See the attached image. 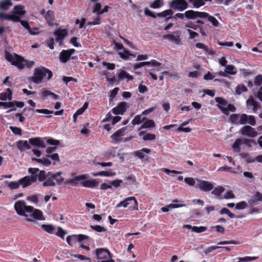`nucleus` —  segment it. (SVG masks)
<instances>
[{"instance_id": "1", "label": "nucleus", "mask_w": 262, "mask_h": 262, "mask_svg": "<svg viewBox=\"0 0 262 262\" xmlns=\"http://www.w3.org/2000/svg\"><path fill=\"white\" fill-rule=\"evenodd\" d=\"M14 208L18 215L30 217L36 220H45L42 212L34 208L31 206L27 205L26 203L23 200H19L14 204Z\"/></svg>"}, {"instance_id": "2", "label": "nucleus", "mask_w": 262, "mask_h": 262, "mask_svg": "<svg viewBox=\"0 0 262 262\" xmlns=\"http://www.w3.org/2000/svg\"><path fill=\"white\" fill-rule=\"evenodd\" d=\"M62 172L58 171L53 173L49 171L46 172L45 170H40L38 176V181L43 182L42 186H55L57 185H61L64 181V178L61 176Z\"/></svg>"}, {"instance_id": "3", "label": "nucleus", "mask_w": 262, "mask_h": 262, "mask_svg": "<svg viewBox=\"0 0 262 262\" xmlns=\"http://www.w3.org/2000/svg\"><path fill=\"white\" fill-rule=\"evenodd\" d=\"M47 75V79H50L53 76L52 71L44 67H37L34 69L33 76L30 78V80L34 83L39 84Z\"/></svg>"}, {"instance_id": "4", "label": "nucleus", "mask_w": 262, "mask_h": 262, "mask_svg": "<svg viewBox=\"0 0 262 262\" xmlns=\"http://www.w3.org/2000/svg\"><path fill=\"white\" fill-rule=\"evenodd\" d=\"M5 54L6 59L10 62L12 65L15 66L19 70L25 68L27 60H25L22 56L16 53H14L13 55L6 50Z\"/></svg>"}, {"instance_id": "5", "label": "nucleus", "mask_w": 262, "mask_h": 262, "mask_svg": "<svg viewBox=\"0 0 262 262\" xmlns=\"http://www.w3.org/2000/svg\"><path fill=\"white\" fill-rule=\"evenodd\" d=\"M98 262H115L112 254L106 248H98L95 250Z\"/></svg>"}, {"instance_id": "6", "label": "nucleus", "mask_w": 262, "mask_h": 262, "mask_svg": "<svg viewBox=\"0 0 262 262\" xmlns=\"http://www.w3.org/2000/svg\"><path fill=\"white\" fill-rule=\"evenodd\" d=\"M123 206L124 208L128 207L130 210H138V203L134 196H130L125 198L123 201H121L117 205V208Z\"/></svg>"}, {"instance_id": "7", "label": "nucleus", "mask_w": 262, "mask_h": 262, "mask_svg": "<svg viewBox=\"0 0 262 262\" xmlns=\"http://www.w3.org/2000/svg\"><path fill=\"white\" fill-rule=\"evenodd\" d=\"M169 7L174 10L183 11L188 7V4L185 0H171Z\"/></svg>"}, {"instance_id": "8", "label": "nucleus", "mask_w": 262, "mask_h": 262, "mask_svg": "<svg viewBox=\"0 0 262 262\" xmlns=\"http://www.w3.org/2000/svg\"><path fill=\"white\" fill-rule=\"evenodd\" d=\"M75 52V50L74 49L62 50L59 56L60 61L62 63H66Z\"/></svg>"}, {"instance_id": "9", "label": "nucleus", "mask_w": 262, "mask_h": 262, "mask_svg": "<svg viewBox=\"0 0 262 262\" xmlns=\"http://www.w3.org/2000/svg\"><path fill=\"white\" fill-rule=\"evenodd\" d=\"M249 124L252 126L256 124V120L255 117L252 115H248L246 114H241V118L240 119V124Z\"/></svg>"}, {"instance_id": "10", "label": "nucleus", "mask_w": 262, "mask_h": 262, "mask_svg": "<svg viewBox=\"0 0 262 262\" xmlns=\"http://www.w3.org/2000/svg\"><path fill=\"white\" fill-rule=\"evenodd\" d=\"M241 133L243 136H247L250 137L254 138L257 135V133L255 129L249 125H245L241 129Z\"/></svg>"}, {"instance_id": "11", "label": "nucleus", "mask_w": 262, "mask_h": 262, "mask_svg": "<svg viewBox=\"0 0 262 262\" xmlns=\"http://www.w3.org/2000/svg\"><path fill=\"white\" fill-rule=\"evenodd\" d=\"M196 187L205 192L211 190L213 188V185L210 182L205 180H200L197 184Z\"/></svg>"}, {"instance_id": "12", "label": "nucleus", "mask_w": 262, "mask_h": 262, "mask_svg": "<svg viewBox=\"0 0 262 262\" xmlns=\"http://www.w3.org/2000/svg\"><path fill=\"white\" fill-rule=\"evenodd\" d=\"M127 109V103L121 102L117 106L112 110V112L115 115H123Z\"/></svg>"}, {"instance_id": "13", "label": "nucleus", "mask_w": 262, "mask_h": 262, "mask_svg": "<svg viewBox=\"0 0 262 262\" xmlns=\"http://www.w3.org/2000/svg\"><path fill=\"white\" fill-rule=\"evenodd\" d=\"M54 35L56 36V41L61 45L65 37L68 35V32L66 29H57L54 32Z\"/></svg>"}, {"instance_id": "14", "label": "nucleus", "mask_w": 262, "mask_h": 262, "mask_svg": "<svg viewBox=\"0 0 262 262\" xmlns=\"http://www.w3.org/2000/svg\"><path fill=\"white\" fill-rule=\"evenodd\" d=\"M174 33L176 35L173 34H166L163 36V38L165 39H169L177 45H179L181 41L180 32L177 31L174 32Z\"/></svg>"}, {"instance_id": "15", "label": "nucleus", "mask_w": 262, "mask_h": 262, "mask_svg": "<svg viewBox=\"0 0 262 262\" xmlns=\"http://www.w3.org/2000/svg\"><path fill=\"white\" fill-rule=\"evenodd\" d=\"M125 130V127H122V128L117 130L111 136V138L115 143L119 142L121 140V138L124 135Z\"/></svg>"}, {"instance_id": "16", "label": "nucleus", "mask_w": 262, "mask_h": 262, "mask_svg": "<svg viewBox=\"0 0 262 262\" xmlns=\"http://www.w3.org/2000/svg\"><path fill=\"white\" fill-rule=\"evenodd\" d=\"M0 19L11 20L17 23L19 21V16L14 14H8L4 12H0Z\"/></svg>"}, {"instance_id": "17", "label": "nucleus", "mask_w": 262, "mask_h": 262, "mask_svg": "<svg viewBox=\"0 0 262 262\" xmlns=\"http://www.w3.org/2000/svg\"><path fill=\"white\" fill-rule=\"evenodd\" d=\"M29 142L34 146L42 148L46 147V144L39 137L30 138L29 139Z\"/></svg>"}, {"instance_id": "18", "label": "nucleus", "mask_w": 262, "mask_h": 262, "mask_svg": "<svg viewBox=\"0 0 262 262\" xmlns=\"http://www.w3.org/2000/svg\"><path fill=\"white\" fill-rule=\"evenodd\" d=\"M88 178V176L86 174H81L75 177L74 178H72L71 179L67 180L66 182V184H69L72 185L73 186H76L77 183L76 181H80L81 180H83L86 179Z\"/></svg>"}, {"instance_id": "19", "label": "nucleus", "mask_w": 262, "mask_h": 262, "mask_svg": "<svg viewBox=\"0 0 262 262\" xmlns=\"http://www.w3.org/2000/svg\"><path fill=\"white\" fill-rule=\"evenodd\" d=\"M151 152L150 149L147 148H143L141 150L135 151L133 152V155L138 157L140 159H143L145 157V154H149Z\"/></svg>"}, {"instance_id": "20", "label": "nucleus", "mask_w": 262, "mask_h": 262, "mask_svg": "<svg viewBox=\"0 0 262 262\" xmlns=\"http://www.w3.org/2000/svg\"><path fill=\"white\" fill-rule=\"evenodd\" d=\"M12 91L8 88L6 89V92L0 93V100L2 101H11L12 99Z\"/></svg>"}, {"instance_id": "21", "label": "nucleus", "mask_w": 262, "mask_h": 262, "mask_svg": "<svg viewBox=\"0 0 262 262\" xmlns=\"http://www.w3.org/2000/svg\"><path fill=\"white\" fill-rule=\"evenodd\" d=\"M24 6L22 5H16L14 6L13 10V14L18 16L20 18L26 14V12L24 10Z\"/></svg>"}, {"instance_id": "22", "label": "nucleus", "mask_w": 262, "mask_h": 262, "mask_svg": "<svg viewBox=\"0 0 262 262\" xmlns=\"http://www.w3.org/2000/svg\"><path fill=\"white\" fill-rule=\"evenodd\" d=\"M227 107H223L221 105H218V108L225 115H229V111L234 112L236 111V107L232 104H228L227 105Z\"/></svg>"}, {"instance_id": "23", "label": "nucleus", "mask_w": 262, "mask_h": 262, "mask_svg": "<svg viewBox=\"0 0 262 262\" xmlns=\"http://www.w3.org/2000/svg\"><path fill=\"white\" fill-rule=\"evenodd\" d=\"M45 18L48 25L52 26L55 19L54 12L51 10H48L45 15Z\"/></svg>"}, {"instance_id": "24", "label": "nucleus", "mask_w": 262, "mask_h": 262, "mask_svg": "<svg viewBox=\"0 0 262 262\" xmlns=\"http://www.w3.org/2000/svg\"><path fill=\"white\" fill-rule=\"evenodd\" d=\"M17 147L20 151H24L26 149H30L31 148L30 145L26 140H19L17 141Z\"/></svg>"}, {"instance_id": "25", "label": "nucleus", "mask_w": 262, "mask_h": 262, "mask_svg": "<svg viewBox=\"0 0 262 262\" xmlns=\"http://www.w3.org/2000/svg\"><path fill=\"white\" fill-rule=\"evenodd\" d=\"M186 205L183 204H170L165 207H162L161 210L163 212H167L170 209L177 208L182 207H185Z\"/></svg>"}, {"instance_id": "26", "label": "nucleus", "mask_w": 262, "mask_h": 262, "mask_svg": "<svg viewBox=\"0 0 262 262\" xmlns=\"http://www.w3.org/2000/svg\"><path fill=\"white\" fill-rule=\"evenodd\" d=\"M36 112L38 113L45 114H51L54 113L55 115H62L63 114V110H60L58 111L54 112L53 111H50L47 109H36Z\"/></svg>"}, {"instance_id": "27", "label": "nucleus", "mask_w": 262, "mask_h": 262, "mask_svg": "<svg viewBox=\"0 0 262 262\" xmlns=\"http://www.w3.org/2000/svg\"><path fill=\"white\" fill-rule=\"evenodd\" d=\"M220 214H227L231 219H234V218H243L245 216V215H235L234 213L230 212V211L226 208H223L220 210Z\"/></svg>"}, {"instance_id": "28", "label": "nucleus", "mask_w": 262, "mask_h": 262, "mask_svg": "<svg viewBox=\"0 0 262 262\" xmlns=\"http://www.w3.org/2000/svg\"><path fill=\"white\" fill-rule=\"evenodd\" d=\"M98 183L95 180H89L82 181L81 184L82 186L87 188H94Z\"/></svg>"}, {"instance_id": "29", "label": "nucleus", "mask_w": 262, "mask_h": 262, "mask_svg": "<svg viewBox=\"0 0 262 262\" xmlns=\"http://www.w3.org/2000/svg\"><path fill=\"white\" fill-rule=\"evenodd\" d=\"M12 5L11 0H1L0 1V10L7 11Z\"/></svg>"}, {"instance_id": "30", "label": "nucleus", "mask_w": 262, "mask_h": 262, "mask_svg": "<svg viewBox=\"0 0 262 262\" xmlns=\"http://www.w3.org/2000/svg\"><path fill=\"white\" fill-rule=\"evenodd\" d=\"M118 77L121 80L126 78L127 81L133 80L134 78L132 75L124 70H120L118 74Z\"/></svg>"}, {"instance_id": "31", "label": "nucleus", "mask_w": 262, "mask_h": 262, "mask_svg": "<svg viewBox=\"0 0 262 262\" xmlns=\"http://www.w3.org/2000/svg\"><path fill=\"white\" fill-rule=\"evenodd\" d=\"M241 114H232L230 116V121L234 124H240Z\"/></svg>"}, {"instance_id": "32", "label": "nucleus", "mask_w": 262, "mask_h": 262, "mask_svg": "<svg viewBox=\"0 0 262 262\" xmlns=\"http://www.w3.org/2000/svg\"><path fill=\"white\" fill-rule=\"evenodd\" d=\"M246 104L247 107H248L251 106H253V111L254 112H255L257 111V107L259 106V104L257 103V102L255 101L254 99L252 97L247 100Z\"/></svg>"}, {"instance_id": "33", "label": "nucleus", "mask_w": 262, "mask_h": 262, "mask_svg": "<svg viewBox=\"0 0 262 262\" xmlns=\"http://www.w3.org/2000/svg\"><path fill=\"white\" fill-rule=\"evenodd\" d=\"M224 190L225 188L223 186H219L211 191V194H214L216 198L220 199V196Z\"/></svg>"}, {"instance_id": "34", "label": "nucleus", "mask_w": 262, "mask_h": 262, "mask_svg": "<svg viewBox=\"0 0 262 262\" xmlns=\"http://www.w3.org/2000/svg\"><path fill=\"white\" fill-rule=\"evenodd\" d=\"M18 22H19L20 23V24L25 29H26L28 31L29 33L30 34H31V35H35L36 34V33L32 31V29L30 27L28 21L21 20L20 18H19V21H18Z\"/></svg>"}, {"instance_id": "35", "label": "nucleus", "mask_w": 262, "mask_h": 262, "mask_svg": "<svg viewBox=\"0 0 262 262\" xmlns=\"http://www.w3.org/2000/svg\"><path fill=\"white\" fill-rule=\"evenodd\" d=\"M19 186H21L23 188L27 187L31 185L30 183L29 177L25 176L18 180Z\"/></svg>"}, {"instance_id": "36", "label": "nucleus", "mask_w": 262, "mask_h": 262, "mask_svg": "<svg viewBox=\"0 0 262 262\" xmlns=\"http://www.w3.org/2000/svg\"><path fill=\"white\" fill-rule=\"evenodd\" d=\"M185 16L188 19H194L196 18V11L189 10L185 11Z\"/></svg>"}, {"instance_id": "37", "label": "nucleus", "mask_w": 262, "mask_h": 262, "mask_svg": "<svg viewBox=\"0 0 262 262\" xmlns=\"http://www.w3.org/2000/svg\"><path fill=\"white\" fill-rule=\"evenodd\" d=\"M155 126V124L154 121L152 120H148L147 121L144 122L142 125L140 126L139 129H141L142 128H147L154 127Z\"/></svg>"}, {"instance_id": "38", "label": "nucleus", "mask_w": 262, "mask_h": 262, "mask_svg": "<svg viewBox=\"0 0 262 262\" xmlns=\"http://www.w3.org/2000/svg\"><path fill=\"white\" fill-rule=\"evenodd\" d=\"M190 3H191L194 8H200L205 4L203 0H188Z\"/></svg>"}, {"instance_id": "39", "label": "nucleus", "mask_w": 262, "mask_h": 262, "mask_svg": "<svg viewBox=\"0 0 262 262\" xmlns=\"http://www.w3.org/2000/svg\"><path fill=\"white\" fill-rule=\"evenodd\" d=\"M44 139L46 140L48 144L52 145L58 146L60 144V141L51 137H45Z\"/></svg>"}, {"instance_id": "40", "label": "nucleus", "mask_w": 262, "mask_h": 262, "mask_svg": "<svg viewBox=\"0 0 262 262\" xmlns=\"http://www.w3.org/2000/svg\"><path fill=\"white\" fill-rule=\"evenodd\" d=\"M90 238V237L88 235L84 234H79V235H73V239L75 241H78L80 242L85 239H88Z\"/></svg>"}, {"instance_id": "41", "label": "nucleus", "mask_w": 262, "mask_h": 262, "mask_svg": "<svg viewBox=\"0 0 262 262\" xmlns=\"http://www.w3.org/2000/svg\"><path fill=\"white\" fill-rule=\"evenodd\" d=\"M3 107H4L5 108H11L10 110H8L7 112V113H10L12 111H15L16 110V108L13 107V104L12 101L3 102Z\"/></svg>"}, {"instance_id": "42", "label": "nucleus", "mask_w": 262, "mask_h": 262, "mask_svg": "<svg viewBox=\"0 0 262 262\" xmlns=\"http://www.w3.org/2000/svg\"><path fill=\"white\" fill-rule=\"evenodd\" d=\"M242 144V140L240 139H237L232 145V148L236 152H239L241 150L240 145Z\"/></svg>"}, {"instance_id": "43", "label": "nucleus", "mask_w": 262, "mask_h": 262, "mask_svg": "<svg viewBox=\"0 0 262 262\" xmlns=\"http://www.w3.org/2000/svg\"><path fill=\"white\" fill-rule=\"evenodd\" d=\"M163 5V0H155L150 4V7L153 9H157Z\"/></svg>"}, {"instance_id": "44", "label": "nucleus", "mask_w": 262, "mask_h": 262, "mask_svg": "<svg viewBox=\"0 0 262 262\" xmlns=\"http://www.w3.org/2000/svg\"><path fill=\"white\" fill-rule=\"evenodd\" d=\"M41 228L49 233H52L55 230L54 227L52 225H42Z\"/></svg>"}, {"instance_id": "45", "label": "nucleus", "mask_w": 262, "mask_h": 262, "mask_svg": "<svg viewBox=\"0 0 262 262\" xmlns=\"http://www.w3.org/2000/svg\"><path fill=\"white\" fill-rule=\"evenodd\" d=\"M215 101L219 104L217 105H221L223 107L226 106L228 104L227 100L223 98L217 97L215 98Z\"/></svg>"}, {"instance_id": "46", "label": "nucleus", "mask_w": 262, "mask_h": 262, "mask_svg": "<svg viewBox=\"0 0 262 262\" xmlns=\"http://www.w3.org/2000/svg\"><path fill=\"white\" fill-rule=\"evenodd\" d=\"M235 68L232 65H227L225 67V72L227 74L234 75L236 74V72L234 71Z\"/></svg>"}, {"instance_id": "47", "label": "nucleus", "mask_w": 262, "mask_h": 262, "mask_svg": "<svg viewBox=\"0 0 262 262\" xmlns=\"http://www.w3.org/2000/svg\"><path fill=\"white\" fill-rule=\"evenodd\" d=\"M258 258V257H251V256H245L243 257H238L237 259L239 261L242 262H249L251 261L252 260H255Z\"/></svg>"}, {"instance_id": "48", "label": "nucleus", "mask_w": 262, "mask_h": 262, "mask_svg": "<svg viewBox=\"0 0 262 262\" xmlns=\"http://www.w3.org/2000/svg\"><path fill=\"white\" fill-rule=\"evenodd\" d=\"M173 14V11L171 9H167L162 12L157 13L158 17H166L168 15H171Z\"/></svg>"}, {"instance_id": "49", "label": "nucleus", "mask_w": 262, "mask_h": 262, "mask_svg": "<svg viewBox=\"0 0 262 262\" xmlns=\"http://www.w3.org/2000/svg\"><path fill=\"white\" fill-rule=\"evenodd\" d=\"M90 228L98 232H105L106 231V229L104 227L100 225H91Z\"/></svg>"}, {"instance_id": "50", "label": "nucleus", "mask_w": 262, "mask_h": 262, "mask_svg": "<svg viewBox=\"0 0 262 262\" xmlns=\"http://www.w3.org/2000/svg\"><path fill=\"white\" fill-rule=\"evenodd\" d=\"M92 175L94 177L97 176H105V177H109L114 175L112 172H110L107 171H102L100 172H98L97 173H93Z\"/></svg>"}, {"instance_id": "51", "label": "nucleus", "mask_w": 262, "mask_h": 262, "mask_svg": "<svg viewBox=\"0 0 262 262\" xmlns=\"http://www.w3.org/2000/svg\"><path fill=\"white\" fill-rule=\"evenodd\" d=\"M247 91V87L244 84L238 85L236 88V93L238 95L241 94L242 92H245Z\"/></svg>"}, {"instance_id": "52", "label": "nucleus", "mask_w": 262, "mask_h": 262, "mask_svg": "<svg viewBox=\"0 0 262 262\" xmlns=\"http://www.w3.org/2000/svg\"><path fill=\"white\" fill-rule=\"evenodd\" d=\"M8 187L11 189H16L19 188V184L18 181H12L8 183Z\"/></svg>"}, {"instance_id": "53", "label": "nucleus", "mask_w": 262, "mask_h": 262, "mask_svg": "<svg viewBox=\"0 0 262 262\" xmlns=\"http://www.w3.org/2000/svg\"><path fill=\"white\" fill-rule=\"evenodd\" d=\"M145 117L141 119V117L140 115H137L135 117L134 119L132 120V123L133 125H137L140 124L144 119Z\"/></svg>"}, {"instance_id": "54", "label": "nucleus", "mask_w": 262, "mask_h": 262, "mask_svg": "<svg viewBox=\"0 0 262 262\" xmlns=\"http://www.w3.org/2000/svg\"><path fill=\"white\" fill-rule=\"evenodd\" d=\"M119 54L122 59H127L129 56L130 52L129 50L124 48L123 52H119Z\"/></svg>"}, {"instance_id": "55", "label": "nucleus", "mask_w": 262, "mask_h": 262, "mask_svg": "<svg viewBox=\"0 0 262 262\" xmlns=\"http://www.w3.org/2000/svg\"><path fill=\"white\" fill-rule=\"evenodd\" d=\"M248 206L247 203L245 201H242L237 203L235 205V209L242 210L246 208Z\"/></svg>"}, {"instance_id": "56", "label": "nucleus", "mask_w": 262, "mask_h": 262, "mask_svg": "<svg viewBox=\"0 0 262 262\" xmlns=\"http://www.w3.org/2000/svg\"><path fill=\"white\" fill-rule=\"evenodd\" d=\"M207 19L214 27H217L219 25L218 20L214 17L211 16L209 14V16L207 17Z\"/></svg>"}, {"instance_id": "57", "label": "nucleus", "mask_w": 262, "mask_h": 262, "mask_svg": "<svg viewBox=\"0 0 262 262\" xmlns=\"http://www.w3.org/2000/svg\"><path fill=\"white\" fill-rule=\"evenodd\" d=\"M9 128L14 135H21L22 130L20 128L15 127V126H10L9 127Z\"/></svg>"}, {"instance_id": "58", "label": "nucleus", "mask_w": 262, "mask_h": 262, "mask_svg": "<svg viewBox=\"0 0 262 262\" xmlns=\"http://www.w3.org/2000/svg\"><path fill=\"white\" fill-rule=\"evenodd\" d=\"M207 230V227L204 226H200V227H197V226H193L192 227V231L193 232H196V233H201L205 232Z\"/></svg>"}, {"instance_id": "59", "label": "nucleus", "mask_w": 262, "mask_h": 262, "mask_svg": "<svg viewBox=\"0 0 262 262\" xmlns=\"http://www.w3.org/2000/svg\"><path fill=\"white\" fill-rule=\"evenodd\" d=\"M196 18H207V17L209 16V14L205 12L196 11Z\"/></svg>"}, {"instance_id": "60", "label": "nucleus", "mask_w": 262, "mask_h": 262, "mask_svg": "<svg viewBox=\"0 0 262 262\" xmlns=\"http://www.w3.org/2000/svg\"><path fill=\"white\" fill-rule=\"evenodd\" d=\"M254 84L256 85L260 86L262 84V75H258L255 77Z\"/></svg>"}, {"instance_id": "61", "label": "nucleus", "mask_w": 262, "mask_h": 262, "mask_svg": "<svg viewBox=\"0 0 262 262\" xmlns=\"http://www.w3.org/2000/svg\"><path fill=\"white\" fill-rule=\"evenodd\" d=\"M122 182H122V180L117 179V180H115L111 181L110 182V183L111 185L114 186L115 188H117L120 185V184Z\"/></svg>"}, {"instance_id": "62", "label": "nucleus", "mask_w": 262, "mask_h": 262, "mask_svg": "<svg viewBox=\"0 0 262 262\" xmlns=\"http://www.w3.org/2000/svg\"><path fill=\"white\" fill-rule=\"evenodd\" d=\"M156 139V136L152 134H146L143 137V139L144 141L154 140Z\"/></svg>"}, {"instance_id": "63", "label": "nucleus", "mask_w": 262, "mask_h": 262, "mask_svg": "<svg viewBox=\"0 0 262 262\" xmlns=\"http://www.w3.org/2000/svg\"><path fill=\"white\" fill-rule=\"evenodd\" d=\"M201 214L198 209H194L192 211L191 217L192 219L199 218Z\"/></svg>"}, {"instance_id": "64", "label": "nucleus", "mask_w": 262, "mask_h": 262, "mask_svg": "<svg viewBox=\"0 0 262 262\" xmlns=\"http://www.w3.org/2000/svg\"><path fill=\"white\" fill-rule=\"evenodd\" d=\"M77 37H73L70 39V43H71L74 47H81V44L77 42Z\"/></svg>"}]
</instances>
